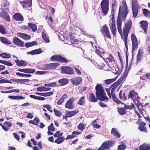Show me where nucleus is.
I'll return each instance as SVG.
<instances>
[{
  "mask_svg": "<svg viewBox=\"0 0 150 150\" xmlns=\"http://www.w3.org/2000/svg\"><path fill=\"white\" fill-rule=\"evenodd\" d=\"M13 43L18 46L21 47H23L24 46V42L16 37L13 38Z\"/></svg>",
  "mask_w": 150,
  "mask_h": 150,
  "instance_id": "9b49d317",
  "label": "nucleus"
},
{
  "mask_svg": "<svg viewBox=\"0 0 150 150\" xmlns=\"http://www.w3.org/2000/svg\"><path fill=\"white\" fill-rule=\"evenodd\" d=\"M59 65L58 63H51L45 64L43 67L39 68V69L41 70H52L57 67Z\"/></svg>",
  "mask_w": 150,
  "mask_h": 150,
  "instance_id": "423d86ee",
  "label": "nucleus"
},
{
  "mask_svg": "<svg viewBox=\"0 0 150 150\" xmlns=\"http://www.w3.org/2000/svg\"><path fill=\"white\" fill-rule=\"evenodd\" d=\"M51 89V88H46L44 86L39 87L37 88V90L39 91H50Z\"/></svg>",
  "mask_w": 150,
  "mask_h": 150,
  "instance_id": "72a5a7b5",
  "label": "nucleus"
},
{
  "mask_svg": "<svg viewBox=\"0 0 150 150\" xmlns=\"http://www.w3.org/2000/svg\"><path fill=\"white\" fill-rule=\"evenodd\" d=\"M118 76H116L113 79H108L105 80V83L107 85H109L111 83L115 81L117 79Z\"/></svg>",
  "mask_w": 150,
  "mask_h": 150,
  "instance_id": "58836bf2",
  "label": "nucleus"
},
{
  "mask_svg": "<svg viewBox=\"0 0 150 150\" xmlns=\"http://www.w3.org/2000/svg\"><path fill=\"white\" fill-rule=\"evenodd\" d=\"M28 25L30 28H31L32 31L33 32H35L36 31L37 26L35 24H33L31 23H28Z\"/></svg>",
  "mask_w": 150,
  "mask_h": 150,
  "instance_id": "e433bc0d",
  "label": "nucleus"
},
{
  "mask_svg": "<svg viewBox=\"0 0 150 150\" xmlns=\"http://www.w3.org/2000/svg\"><path fill=\"white\" fill-rule=\"evenodd\" d=\"M85 98L84 96H82L80 98L77 102V104L80 105H83L85 103L84 100Z\"/></svg>",
  "mask_w": 150,
  "mask_h": 150,
  "instance_id": "49530a36",
  "label": "nucleus"
},
{
  "mask_svg": "<svg viewBox=\"0 0 150 150\" xmlns=\"http://www.w3.org/2000/svg\"><path fill=\"white\" fill-rule=\"evenodd\" d=\"M150 147L149 145H146L145 144H143L140 146L139 147V150H150ZM134 150H138V149L137 148Z\"/></svg>",
  "mask_w": 150,
  "mask_h": 150,
  "instance_id": "a878e982",
  "label": "nucleus"
},
{
  "mask_svg": "<svg viewBox=\"0 0 150 150\" xmlns=\"http://www.w3.org/2000/svg\"><path fill=\"white\" fill-rule=\"evenodd\" d=\"M0 63L9 66H12V64L9 62L4 60H0Z\"/></svg>",
  "mask_w": 150,
  "mask_h": 150,
  "instance_id": "8fccbe9b",
  "label": "nucleus"
},
{
  "mask_svg": "<svg viewBox=\"0 0 150 150\" xmlns=\"http://www.w3.org/2000/svg\"><path fill=\"white\" fill-rule=\"evenodd\" d=\"M17 35L19 37L23 38L25 40H29L31 38V37L30 35L25 33H17Z\"/></svg>",
  "mask_w": 150,
  "mask_h": 150,
  "instance_id": "6ab92c4d",
  "label": "nucleus"
},
{
  "mask_svg": "<svg viewBox=\"0 0 150 150\" xmlns=\"http://www.w3.org/2000/svg\"><path fill=\"white\" fill-rule=\"evenodd\" d=\"M74 101V98H71L69 99L65 104V107L70 109H73L74 108L73 103Z\"/></svg>",
  "mask_w": 150,
  "mask_h": 150,
  "instance_id": "ddd939ff",
  "label": "nucleus"
},
{
  "mask_svg": "<svg viewBox=\"0 0 150 150\" xmlns=\"http://www.w3.org/2000/svg\"><path fill=\"white\" fill-rule=\"evenodd\" d=\"M54 112L55 113V114L57 116L60 117L62 115V113L59 111L55 109L53 110Z\"/></svg>",
  "mask_w": 150,
  "mask_h": 150,
  "instance_id": "864d4df0",
  "label": "nucleus"
},
{
  "mask_svg": "<svg viewBox=\"0 0 150 150\" xmlns=\"http://www.w3.org/2000/svg\"><path fill=\"white\" fill-rule=\"evenodd\" d=\"M0 32L2 34H5L7 33L5 27L0 25Z\"/></svg>",
  "mask_w": 150,
  "mask_h": 150,
  "instance_id": "603ef678",
  "label": "nucleus"
},
{
  "mask_svg": "<svg viewBox=\"0 0 150 150\" xmlns=\"http://www.w3.org/2000/svg\"><path fill=\"white\" fill-rule=\"evenodd\" d=\"M0 57H2L4 59L9 58H10L11 55L7 52H5L0 54Z\"/></svg>",
  "mask_w": 150,
  "mask_h": 150,
  "instance_id": "c03bdc74",
  "label": "nucleus"
},
{
  "mask_svg": "<svg viewBox=\"0 0 150 150\" xmlns=\"http://www.w3.org/2000/svg\"><path fill=\"white\" fill-rule=\"evenodd\" d=\"M140 24L141 25L140 27L144 30V32L146 33L147 32L148 23L146 21H143L140 22Z\"/></svg>",
  "mask_w": 150,
  "mask_h": 150,
  "instance_id": "f3484780",
  "label": "nucleus"
},
{
  "mask_svg": "<svg viewBox=\"0 0 150 150\" xmlns=\"http://www.w3.org/2000/svg\"><path fill=\"white\" fill-rule=\"evenodd\" d=\"M132 7H139L137 0H132Z\"/></svg>",
  "mask_w": 150,
  "mask_h": 150,
  "instance_id": "3c124183",
  "label": "nucleus"
},
{
  "mask_svg": "<svg viewBox=\"0 0 150 150\" xmlns=\"http://www.w3.org/2000/svg\"><path fill=\"white\" fill-rule=\"evenodd\" d=\"M37 45V42L36 41H34L31 42H27L25 43V46L27 48L30 47L35 45Z\"/></svg>",
  "mask_w": 150,
  "mask_h": 150,
  "instance_id": "ea45409f",
  "label": "nucleus"
},
{
  "mask_svg": "<svg viewBox=\"0 0 150 150\" xmlns=\"http://www.w3.org/2000/svg\"><path fill=\"white\" fill-rule=\"evenodd\" d=\"M122 11L121 9V6H120L119 11L118 15L117 20V29L119 33L120 34L122 39L124 40L126 48L128 50L127 45V37L125 36V33H122L121 28L122 24V21L121 18L120 16L121 15L122 16V18L123 20L125 21L126 20V17L127 16L128 13L127 10V7L125 2L122 4Z\"/></svg>",
  "mask_w": 150,
  "mask_h": 150,
  "instance_id": "f257e3e1",
  "label": "nucleus"
},
{
  "mask_svg": "<svg viewBox=\"0 0 150 150\" xmlns=\"http://www.w3.org/2000/svg\"><path fill=\"white\" fill-rule=\"evenodd\" d=\"M13 18L17 21H23L24 18L22 15L20 13H16L13 16Z\"/></svg>",
  "mask_w": 150,
  "mask_h": 150,
  "instance_id": "dca6fc26",
  "label": "nucleus"
},
{
  "mask_svg": "<svg viewBox=\"0 0 150 150\" xmlns=\"http://www.w3.org/2000/svg\"><path fill=\"white\" fill-rule=\"evenodd\" d=\"M95 89L97 98L93 93H90L89 100L90 102H96L97 101V99L101 101L108 102V98L106 96V94L101 84H97L96 86Z\"/></svg>",
  "mask_w": 150,
  "mask_h": 150,
  "instance_id": "f03ea898",
  "label": "nucleus"
},
{
  "mask_svg": "<svg viewBox=\"0 0 150 150\" xmlns=\"http://www.w3.org/2000/svg\"><path fill=\"white\" fill-rule=\"evenodd\" d=\"M4 125L5 126L8 127H11L12 125L11 123L7 121L5 122L4 123Z\"/></svg>",
  "mask_w": 150,
  "mask_h": 150,
  "instance_id": "774afa93",
  "label": "nucleus"
},
{
  "mask_svg": "<svg viewBox=\"0 0 150 150\" xmlns=\"http://www.w3.org/2000/svg\"><path fill=\"white\" fill-rule=\"evenodd\" d=\"M85 127V125L82 123L79 124L77 127L81 131H82L84 129Z\"/></svg>",
  "mask_w": 150,
  "mask_h": 150,
  "instance_id": "5fc2aeb1",
  "label": "nucleus"
},
{
  "mask_svg": "<svg viewBox=\"0 0 150 150\" xmlns=\"http://www.w3.org/2000/svg\"><path fill=\"white\" fill-rule=\"evenodd\" d=\"M137 95L138 94L137 92L134 91V90H132L129 92L128 97L129 98H133L135 96Z\"/></svg>",
  "mask_w": 150,
  "mask_h": 150,
  "instance_id": "4c0bfd02",
  "label": "nucleus"
},
{
  "mask_svg": "<svg viewBox=\"0 0 150 150\" xmlns=\"http://www.w3.org/2000/svg\"><path fill=\"white\" fill-rule=\"evenodd\" d=\"M58 82L60 83V86H62L67 84L69 81L67 79L64 78L59 80Z\"/></svg>",
  "mask_w": 150,
  "mask_h": 150,
  "instance_id": "473e14b6",
  "label": "nucleus"
},
{
  "mask_svg": "<svg viewBox=\"0 0 150 150\" xmlns=\"http://www.w3.org/2000/svg\"><path fill=\"white\" fill-rule=\"evenodd\" d=\"M82 81L81 77H76L70 79V81L72 84L75 86H77L80 84Z\"/></svg>",
  "mask_w": 150,
  "mask_h": 150,
  "instance_id": "f8f14e48",
  "label": "nucleus"
},
{
  "mask_svg": "<svg viewBox=\"0 0 150 150\" xmlns=\"http://www.w3.org/2000/svg\"><path fill=\"white\" fill-rule=\"evenodd\" d=\"M10 81H12L13 82H15L18 83H20L21 84H24L25 82H29L30 80L28 79H11Z\"/></svg>",
  "mask_w": 150,
  "mask_h": 150,
  "instance_id": "b1692460",
  "label": "nucleus"
},
{
  "mask_svg": "<svg viewBox=\"0 0 150 150\" xmlns=\"http://www.w3.org/2000/svg\"><path fill=\"white\" fill-rule=\"evenodd\" d=\"M96 51L97 54L100 57L104 55L105 53L104 51L100 48L99 49H96Z\"/></svg>",
  "mask_w": 150,
  "mask_h": 150,
  "instance_id": "37998d69",
  "label": "nucleus"
},
{
  "mask_svg": "<svg viewBox=\"0 0 150 150\" xmlns=\"http://www.w3.org/2000/svg\"><path fill=\"white\" fill-rule=\"evenodd\" d=\"M48 131H51L52 132L55 131V128L53 127V124L52 123L51 125L48 127Z\"/></svg>",
  "mask_w": 150,
  "mask_h": 150,
  "instance_id": "052dcab7",
  "label": "nucleus"
},
{
  "mask_svg": "<svg viewBox=\"0 0 150 150\" xmlns=\"http://www.w3.org/2000/svg\"><path fill=\"white\" fill-rule=\"evenodd\" d=\"M43 107L47 108L48 110H49L51 112H53L52 110H50L51 109V107L50 105H43Z\"/></svg>",
  "mask_w": 150,
  "mask_h": 150,
  "instance_id": "338daca9",
  "label": "nucleus"
},
{
  "mask_svg": "<svg viewBox=\"0 0 150 150\" xmlns=\"http://www.w3.org/2000/svg\"><path fill=\"white\" fill-rule=\"evenodd\" d=\"M12 83V82L8 79H2L0 80V83Z\"/></svg>",
  "mask_w": 150,
  "mask_h": 150,
  "instance_id": "680f3d73",
  "label": "nucleus"
},
{
  "mask_svg": "<svg viewBox=\"0 0 150 150\" xmlns=\"http://www.w3.org/2000/svg\"><path fill=\"white\" fill-rule=\"evenodd\" d=\"M24 113H25L28 114L26 116V117L28 118L32 119L33 117V114L31 113H28L27 111L24 112Z\"/></svg>",
  "mask_w": 150,
  "mask_h": 150,
  "instance_id": "0e129e2a",
  "label": "nucleus"
},
{
  "mask_svg": "<svg viewBox=\"0 0 150 150\" xmlns=\"http://www.w3.org/2000/svg\"><path fill=\"white\" fill-rule=\"evenodd\" d=\"M62 73L68 74H72L74 73L73 69L70 67L63 66L61 68Z\"/></svg>",
  "mask_w": 150,
  "mask_h": 150,
  "instance_id": "1a4fd4ad",
  "label": "nucleus"
},
{
  "mask_svg": "<svg viewBox=\"0 0 150 150\" xmlns=\"http://www.w3.org/2000/svg\"><path fill=\"white\" fill-rule=\"evenodd\" d=\"M100 31L104 37L108 38L110 39H111V37L106 24H105L102 28L100 30Z\"/></svg>",
  "mask_w": 150,
  "mask_h": 150,
  "instance_id": "0eeeda50",
  "label": "nucleus"
},
{
  "mask_svg": "<svg viewBox=\"0 0 150 150\" xmlns=\"http://www.w3.org/2000/svg\"><path fill=\"white\" fill-rule=\"evenodd\" d=\"M18 71L27 73H33L35 72V70L34 69H18Z\"/></svg>",
  "mask_w": 150,
  "mask_h": 150,
  "instance_id": "aec40b11",
  "label": "nucleus"
},
{
  "mask_svg": "<svg viewBox=\"0 0 150 150\" xmlns=\"http://www.w3.org/2000/svg\"><path fill=\"white\" fill-rule=\"evenodd\" d=\"M132 21L131 20H128L125 23V26L123 28V30L125 33V36L128 37V33L132 27Z\"/></svg>",
  "mask_w": 150,
  "mask_h": 150,
  "instance_id": "20e7f679",
  "label": "nucleus"
},
{
  "mask_svg": "<svg viewBox=\"0 0 150 150\" xmlns=\"http://www.w3.org/2000/svg\"><path fill=\"white\" fill-rule=\"evenodd\" d=\"M96 121V120H95L93 121L92 125L94 128L98 129L100 128L101 127V126L97 124H94Z\"/></svg>",
  "mask_w": 150,
  "mask_h": 150,
  "instance_id": "4d7b16f0",
  "label": "nucleus"
},
{
  "mask_svg": "<svg viewBox=\"0 0 150 150\" xmlns=\"http://www.w3.org/2000/svg\"><path fill=\"white\" fill-rule=\"evenodd\" d=\"M42 51L40 48L36 49L31 51L27 52V54H31L32 55L40 54L41 53Z\"/></svg>",
  "mask_w": 150,
  "mask_h": 150,
  "instance_id": "393cba45",
  "label": "nucleus"
},
{
  "mask_svg": "<svg viewBox=\"0 0 150 150\" xmlns=\"http://www.w3.org/2000/svg\"><path fill=\"white\" fill-rule=\"evenodd\" d=\"M78 28L77 27L74 26V25L73 26L70 27L69 30V32L71 34L77 35L78 34Z\"/></svg>",
  "mask_w": 150,
  "mask_h": 150,
  "instance_id": "412c9836",
  "label": "nucleus"
},
{
  "mask_svg": "<svg viewBox=\"0 0 150 150\" xmlns=\"http://www.w3.org/2000/svg\"><path fill=\"white\" fill-rule=\"evenodd\" d=\"M139 7H132L133 17L135 18L138 13V9Z\"/></svg>",
  "mask_w": 150,
  "mask_h": 150,
  "instance_id": "7c9ffc66",
  "label": "nucleus"
},
{
  "mask_svg": "<svg viewBox=\"0 0 150 150\" xmlns=\"http://www.w3.org/2000/svg\"><path fill=\"white\" fill-rule=\"evenodd\" d=\"M24 1H19L20 3L22 6L23 8H26V6L25 5L29 7L32 6V0H24Z\"/></svg>",
  "mask_w": 150,
  "mask_h": 150,
  "instance_id": "4468645a",
  "label": "nucleus"
},
{
  "mask_svg": "<svg viewBox=\"0 0 150 150\" xmlns=\"http://www.w3.org/2000/svg\"><path fill=\"white\" fill-rule=\"evenodd\" d=\"M142 51L139 49L137 55V62H139L142 57Z\"/></svg>",
  "mask_w": 150,
  "mask_h": 150,
  "instance_id": "c756f323",
  "label": "nucleus"
},
{
  "mask_svg": "<svg viewBox=\"0 0 150 150\" xmlns=\"http://www.w3.org/2000/svg\"><path fill=\"white\" fill-rule=\"evenodd\" d=\"M15 62L16 63L17 65L20 66H25L28 64L27 62L26 61L24 60L19 61L18 59L16 60Z\"/></svg>",
  "mask_w": 150,
  "mask_h": 150,
  "instance_id": "5701e85b",
  "label": "nucleus"
},
{
  "mask_svg": "<svg viewBox=\"0 0 150 150\" xmlns=\"http://www.w3.org/2000/svg\"><path fill=\"white\" fill-rule=\"evenodd\" d=\"M117 110L118 113L121 115H125L127 112L125 109L124 108V107H123L117 108Z\"/></svg>",
  "mask_w": 150,
  "mask_h": 150,
  "instance_id": "2f4dec72",
  "label": "nucleus"
},
{
  "mask_svg": "<svg viewBox=\"0 0 150 150\" xmlns=\"http://www.w3.org/2000/svg\"><path fill=\"white\" fill-rule=\"evenodd\" d=\"M42 37L43 39L46 42H49V40L47 37L46 34L44 31L42 32Z\"/></svg>",
  "mask_w": 150,
  "mask_h": 150,
  "instance_id": "de8ad7c7",
  "label": "nucleus"
},
{
  "mask_svg": "<svg viewBox=\"0 0 150 150\" xmlns=\"http://www.w3.org/2000/svg\"><path fill=\"white\" fill-rule=\"evenodd\" d=\"M138 121L141 122L139 124V125L138 127V129L141 131L146 132V129L145 127L146 124L143 122L141 121V119H139Z\"/></svg>",
  "mask_w": 150,
  "mask_h": 150,
  "instance_id": "a211bd4d",
  "label": "nucleus"
},
{
  "mask_svg": "<svg viewBox=\"0 0 150 150\" xmlns=\"http://www.w3.org/2000/svg\"><path fill=\"white\" fill-rule=\"evenodd\" d=\"M78 110H75L71 111L68 112L67 113L68 115V116L69 117H72L76 114L78 112Z\"/></svg>",
  "mask_w": 150,
  "mask_h": 150,
  "instance_id": "79ce46f5",
  "label": "nucleus"
},
{
  "mask_svg": "<svg viewBox=\"0 0 150 150\" xmlns=\"http://www.w3.org/2000/svg\"><path fill=\"white\" fill-rule=\"evenodd\" d=\"M100 6L103 15H106L109 10V0H102L100 3Z\"/></svg>",
  "mask_w": 150,
  "mask_h": 150,
  "instance_id": "7ed1b4c3",
  "label": "nucleus"
},
{
  "mask_svg": "<svg viewBox=\"0 0 150 150\" xmlns=\"http://www.w3.org/2000/svg\"><path fill=\"white\" fill-rule=\"evenodd\" d=\"M120 84L119 83H118L117 81L111 85L110 86V88H111L110 94L111 96H113L114 95H115L114 93V91L115 90V88L119 85Z\"/></svg>",
  "mask_w": 150,
  "mask_h": 150,
  "instance_id": "4be33fe9",
  "label": "nucleus"
},
{
  "mask_svg": "<svg viewBox=\"0 0 150 150\" xmlns=\"http://www.w3.org/2000/svg\"><path fill=\"white\" fill-rule=\"evenodd\" d=\"M50 59L52 61H57L60 63H66L69 62L66 59L59 54L52 56Z\"/></svg>",
  "mask_w": 150,
  "mask_h": 150,
  "instance_id": "39448f33",
  "label": "nucleus"
},
{
  "mask_svg": "<svg viewBox=\"0 0 150 150\" xmlns=\"http://www.w3.org/2000/svg\"><path fill=\"white\" fill-rule=\"evenodd\" d=\"M47 72V71H37L35 73V74H36L38 75H42L46 74Z\"/></svg>",
  "mask_w": 150,
  "mask_h": 150,
  "instance_id": "69168bd1",
  "label": "nucleus"
},
{
  "mask_svg": "<svg viewBox=\"0 0 150 150\" xmlns=\"http://www.w3.org/2000/svg\"><path fill=\"white\" fill-rule=\"evenodd\" d=\"M143 14L146 17H149L150 16V11L146 9H143Z\"/></svg>",
  "mask_w": 150,
  "mask_h": 150,
  "instance_id": "a18cd8bd",
  "label": "nucleus"
},
{
  "mask_svg": "<svg viewBox=\"0 0 150 150\" xmlns=\"http://www.w3.org/2000/svg\"><path fill=\"white\" fill-rule=\"evenodd\" d=\"M119 97L121 100H125L127 99V98L125 95V93L123 92L122 90H120V91Z\"/></svg>",
  "mask_w": 150,
  "mask_h": 150,
  "instance_id": "f704fd0d",
  "label": "nucleus"
},
{
  "mask_svg": "<svg viewBox=\"0 0 150 150\" xmlns=\"http://www.w3.org/2000/svg\"><path fill=\"white\" fill-rule=\"evenodd\" d=\"M65 140V138L64 136L60 137L57 138L56 140L54 142L55 143L57 144H60L62 142Z\"/></svg>",
  "mask_w": 150,
  "mask_h": 150,
  "instance_id": "a19ab883",
  "label": "nucleus"
},
{
  "mask_svg": "<svg viewBox=\"0 0 150 150\" xmlns=\"http://www.w3.org/2000/svg\"><path fill=\"white\" fill-rule=\"evenodd\" d=\"M112 99L116 103L120 104V103H122L120 101L118 100L116 97L115 95H114L113 96H112Z\"/></svg>",
  "mask_w": 150,
  "mask_h": 150,
  "instance_id": "6e6d98bb",
  "label": "nucleus"
},
{
  "mask_svg": "<svg viewBox=\"0 0 150 150\" xmlns=\"http://www.w3.org/2000/svg\"><path fill=\"white\" fill-rule=\"evenodd\" d=\"M126 148V146L124 144H120L117 147V150H125Z\"/></svg>",
  "mask_w": 150,
  "mask_h": 150,
  "instance_id": "bf43d9fd",
  "label": "nucleus"
},
{
  "mask_svg": "<svg viewBox=\"0 0 150 150\" xmlns=\"http://www.w3.org/2000/svg\"><path fill=\"white\" fill-rule=\"evenodd\" d=\"M63 133H61L60 132L57 131L54 134V137H62Z\"/></svg>",
  "mask_w": 150,
  "mask_h": 150,
  "instance_id": "e2e57ef3",
  "label": "nucleus"
},
{
  "mask_svg": "<svg viewBox=\"0 0 150 150\" xmlns=\"http://www.w3.org/2000/svg\"><path fill=\"white\" fill-rule=\"evenodd\" d=\"M131 38L132 43V52H134L135 50L138 47L137 40L136 36L133 33L131 34Z\"/></svg>",
  "mask_w": 150,
  "mask_h": 150,
  "instance_id": "6e6552de",
  "label": "nucleus"
},
{
  "mask_svg": "<svg viewBox=\"0 0 150 150\" xmlns=\"http://www.w3.org/2000/svg\"><path fill=\"white\" fill-rule=\"evenodd\" d=\"M35 94H36L42 96H43L45 97H47V96H50L53 94V92L52 91H50V92H46V93H37L36 92L35 93Z\"/></svg>",
  "mask_w": 150,
  "mask_h": 150,
  "instance_id": "cd10ccee",
  "label": "nucleus"
},
{
  "mask_svg": "<svg viewBox=\"0 0 150 150\" xmlns=\"http://www.w3.org/2000/svg\"><path fill=\"white\" fill-rule=\"evenodd\" d=\"M8 98L13 100H21L25 98V97H23V96H9L8 97Z\"/></svg>",
  "mask_w": 150,
  "mask_h": 150,
  "instance_id": "c9c22d12",
  "label": "nucleus"
},
{
  "mask_svg": "<svg viewBox=\"0 0 150 150\" xmlns=\"http://www.w3.org/2000/svg\"><path fill=\"white\" fill-rule=\"evenodd\" d=\"M67 96L66 94H64L62 97L60 98L59 100L57 102V104L58 105L62 104L64 101V99L67 97Z\"/></svg>",
  "mask_w": 150,
  "mask_h": 150,
  "instance_id": "09e8293b",
  "label": "nucleus"
},
{
  "mask_svg": "<svg viewBox=\"0 0 150 150\" xmlns=\"http://www.w3.org/2000/svg\"><path fill=\"white\" fill-rule=\"evenodd\" d=\"M0 16L2 18L7 22H10V18L8 13L6 12L2 11L0 13Z\"/></svg>",
  "mask_w": 150,
  "mask_h": 150,
  "instance_id": "2eb2a0df",
  "label": "nucleus"
},
{
  "mask_svg": "<svg viewBox=\"0 0 150 150\" xmlns=\"http://www.w3.org/2000/svg\"><path fill=\"white\" fill-rule=\"evenodd\" d=\"M111 133L113 136L117 138H120V135L118 132L116 130L115 128H113L111 130Z\"/></svg>",
  "mask_w": 150,
  "mask_h": 150,
  "instance_id": "bb28decb",
  "label": "nucleus"
},
{
  "mask_svg": "<svg viewBox=\"0 0 150 150\" xmlns=\"http://www.w3.org/2000/svg\"><path fill=\"white\" fill-rule=\"evenodd\" d=\"M127 58H128L127 56V55L126 56V66H127L126 67H127V68L125 70V73H124L123 76H122V77L121 78H120V79H119L117 81V82L118 83V82L120 84V83H121L122 82H123L125 81V80L126 79V78L127 76L128 71H129V69H128V70H127V66L128 63V60H127Z\"/></svg>",
  "mask_w": 150,
  "mask_h": 150,
  "instance_id": "9d476101",
  "label": "nucleus"
},
{
  "mask_svg": "<svg viewBox=\"0 0 150 150\" xmlns=\"http://www.w3.org/2000/svg\"><path fill=\"white\" fill-rule=\"evenodd\" d=\"M0 40L4 44L10 45L12 43L11 41L3 37H1Z\"/></svg>",
  "mask_w": 150,
  "mask_h": 150,
  "instance_id": "c85d7f7f",
  "label": "nucleus"
},
{
  "mask_svg": "<svg viewBox=\"0 0 150 150\" xmlns=\"http://www.w3.org/2000/svg\"><path fill=\"white\" fill-rule=\"evenodd\" d=\"M106 60H108L110 62H112L114 61V59L113 56L110 54L109 55V56L106 58Z\"/></svg>",
  "mask_w": 150,
  "mask_h": 150,
  "instance_id": "13d9d810",
  "label": "nucleus"
}]
</instances>
